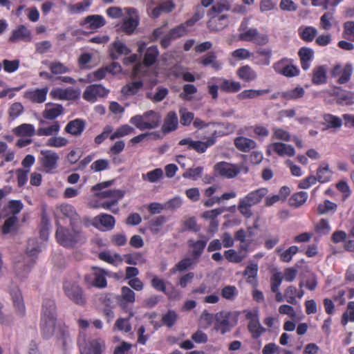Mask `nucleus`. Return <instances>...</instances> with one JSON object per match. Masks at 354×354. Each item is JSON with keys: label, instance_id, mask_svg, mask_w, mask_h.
Masks as SVG:
<instances>
[{"label": "nucleus", "instance_id": "nucleus-1", "mask_svg": "<svg viewBox=\"0 0 354 354\" xmlns=\"http://www.w3.org/2000/svg\"><path fill=\"white\" fill-rule=\"evenodd\" d=\"M56 226L55 238L62 246L73 248L86 242V238L82 230L81 224L70 225V228H68L57 223Z\"/></svg>", "mask_w": 354, "mask_h": 354}, {"label": "nucleus", "instance_id": "nucleus-2", "mask_svg": "<svg viewBox=\"0 0 354 354\" xmlns=\"http://www.w3.org/2000/svg\"><path fill=\"white\" fill-rule=\"evenodd\" d=\"M57 321V308L55 302L51 299H44L42 303L40 329L44 339L51 337L55 329Z\"/></svg>", "mask_w": 354, "mask_h": 354}, {"label": "nucleus", "instance_id": "nucleus-3", "mask_svg": "<svg viewBox=\"0 0 354 354\" xmlns=\"http://www.w3.org/2000/svg\"><path fill=\"white\" fill-rule=\"evenodd\" d=\"M97 197L94 208H102L117 214L120 212L119 201L124 196V192L120 189H106L95 194Z\"/></svg>", "mask_w": 354, "mask_h": 354}, {"label": "nucleus", "instance_id": "nucleus-4", "mask_svg": "<svg viewBox=\"0 0 354 354\" xmlns=\"http://www.w3.org/2000/svg\"><path fill=\"white\" fill-rule=\"evenodd\" d=\"M268 193L266 187H261L251 191L243 198H241L238 205V210L241 215L248 219L253 215L251 207L258 205Z\"/></svg>", "mask_w": 354, "mask_h": 354}, {"label": "nucleus", "instance_id": "nucleus-5", "mask_svg": "<svg viewBox=\"0 0 354 354\" xmlns=\"http://www.w3.org/2000/svg\"><path fill=\"white\" fill-rule=\"evenodd\" d=\"M249 19H243L239 28V39L247 42H252L259 46H263L269 42V37L266 34L259 33L255 28H248Z\"/></svg>", "mask_w": 354, "mask_h": 354}, {"label": "nucleus", "instance_id": "nucleus-6", "mask_svg": "<svg viewBox=\"0 0 354 354\" xmlns=\"http://www.w3.org/2000/svg\"><path fill=\"white\" fill-rule=\"evenodd\" d=\"M160 115L153 110L145 112L142 115H136L130 118V123L140 131L154 129L160 124Z\"/></svg>", "mask_w": 354, "mask_h": 354}, {"label": "nucleus", "instance_id": "nucleus-7", "mask_svg": "<svg viewBox=\"0 0 354 354\" xmlns=\"http://www.w3.org/2000/svg\"><path fill=\"white\" fill-rule=\"evenodd\" d=\"M40 251L38 243L35 239L28 240L26 254L30 259L27 261V263L22 264L21 262H17L15 266L17 276L20 280L27 277L31 267L35 263L34 258L37 256Z\"/></svg>", "mask_w": 354, "mask_h": 354}, {"label": "nucleus", "instance_id": "nucleus-8", "mask_svg": "<svg viewBox=\"0 0 354 354\" xmlns=\"http://www.w3.org/2000/svg\"><path fill=\"white\" fill-rule=\"evenodd\" d=\"M63 290L70 301L80 306H84L87 297L83 288L76 280H66L63 283Z\"/></svg>", "mask_w": 354, "mask_h": 354}, {"label": "nucleus", "instance_id": "nucleus-9", "mask_svg": "<svg viewBox=\"0 0 354 354\" xmlns=\"http://www.w3.org/2000/svg\"><path fill=\"white\" fill-rule=\"evenodd\" d=\"M81 354H103L105 351V342L102 339H93L85 343V335H80L77 340Z\"/></svg>", "mask_w": 354, "mask_h": 354}, {"label": "nucleus", "instance_id": "nucleus-10", "mask_svg": "<svg viewBox=\"0 0 354 354\" xmlns=\"http://www.w3.org/2000/svg\"><path fill=\"white\" fill-rule=\"evenodd\" d=\"M92 272L84 275V280L86 285L97 288H104L107 286L106 272L98 267H92Z\"/></svg>", "mask_w": 354, "mask_h": 354}, {"label": "nucleus", "instance_id": "nucleus-11", "mask_svg": "<svg viewBox=\"0 0 354 354\" xmlns=\"http://www.w3.org/2000/svg\"><path fill=\"white\" fill-rule=\"evenodd\" d=\"M214 317L216 320L214 329L223 335L230 330L232 327L230 320L234 318L236 322L237 319V316L234 313L224 310L216 313Z\"/></svg>", "mask_w": 354, "mask_h": 354}, {"label": "nucleus", "instance_id": "nucleus-12", "mask_svg": "<svg viewBox=\"0 0 354 354\" xmlns=\"http://www.w3.org/2000/svg\"><path fill=\"white\" fill-rule=\"evenodd\" d=\"M39 161L46 173H53L57 167V162L59 160V155L52 150H41Z\"/></svg>", "mask_w": 354, "mask_h": 354}, {"label": "nucleus", "instance_id": "nucleus-13", "mask_svg": "<svg viewBox=\"0 0 354 354\" xmlns=\"http://www.w3.org/2000/svg\"><path fill=\"white\" fill-rule=\"evenodd\" d=\"M245 313L246 319L249 320L248 325L249 332L252 334L253 339L259 338L266 331V329L259 322L258 310H245Z\"/></svg>", "mask_w": 354, "mask_h": 354}, {"label": "nucleus", "instance_id": "nucleus-14", "mask_svg": "<svg viewBox=\"0 0 354 354\" xmlns=\"http://www.w3.org/2000/svg\"><path fill=\"white\" fill-rule=\"evenodd\" d=\"M353 68L351 63H347L344 67L341 64H335L331 72L332 77H338L337 82L339 84H344L348 82L351 78Z\"/></svg>", "mask_w": 354, "mask_h": 354}, {"label": "nucleus", "instance_id": "nucleus-15", "mask_svg": "<svg viewBox=\"0 0 354 354\" xmlns=\"http://www.w3.org/2000/svg\"><path fill=\"white\" fill-rule=\"evenodd\" d=\"M91 225L100 231H109L114 228L115 219L112 215L101 213L92 219Z\"/></svg>", "mask_w": 354, "mask_h": 354}, {"label": "nucleus", "instance_id": "nucleus-16", "mask_svg": "<svg viewBox=\"0 0 354 354\" xmlns=\"http://www.w3.org/2000/svg\"><path fill=\"white\" fill-rule=\"evenodd\" d=\"M289 59L283 58L273 64L272 68L274 71L288 77H292L299 75V69L295 65L289 64Z\"/></svg>", "mask_w": 354, "mask_h": 354}, {"label": "nucleus", "instance_id": "nucleus-17", "mask_svg": "<svg viewBox=\"0 0 354 354\" xmlns=\"http://www.w3.org/2000/svg\"><path fill=\"white\" fill-rule=\"evenodd\" d=\"M224 136V133L221 131H218L216 129L211 130V136L207 138V140L205 142L196 140L192 143L191 149L195 150L197 153H203L206 151V150L214 145L216 142V138L218 137H221Z\"/></svg>", "mask_w": 354, "mask_h": 354}, {"label": "nucleus", "instance_id": "nucleus-18", "mask_svg": "<svg viewBox=\"0 0 354 354\" xmlns=\"http://www.w3.org/2000/svg\"><path fill=\"white\" fill-rule=\"evenodd\" d=\"M109 93L102 84H91L88 86L83 93V98L91 102H95L97 97H104Z\"/></svg>", "mask_w": 354, "mask_h": 354}, {"label": "nucleus", "instance_id": "nucleus-19", "mask_svg": "<svg viewBox=\"0 0 354 354\" xmlns=\"http://www.w3.org/2000/svg\"><path fill=\"white\" fill-rule=\"evenodd\" d=\"M48 88H30L24 93V98L35 104H41L46 100Z\"/></svg>", "mask_w": 354, "mask_h": 354}, {"label": "nucleus", "instance_id": "nucleus-20", "mask_svg": "<svg viewBox=\"0 0 354 354\" xmlns=\"http://www.w3.org/2000/svg\"><path fill=\"white\" fill-rule=\"evenodd\" d=\"M32 40V33L24 25H19L12 32L11 35L9 37V41L12 43H16L19 41L24 42H30Z\"/></svg>", "mask_w": 354, "mask_h": 354}, {"label": "nucleus", "instance_id": "nucleus-21", "mask_svg": "<svg viewBox=\"0 0 354 354\" xmlns=\"http://www.w3.org/2000/svg\"><path fill=\"white\" fill-rule=\"evenodd\" d=\"M207 27L211 31H219L228 26V15H208Z\"/></svg>", "mask_w": 354, "mask_h": 354}, {"label": "nucleus", "instance_id": "nucleus-22", "mask_svg": "<svg viewBox=\"0 0 354 354\" xmlns=\"http://www.w3.org/2000/svg\"><path fill=\"white\" fill-rule=\"evenodd\" d=\"M215 170L222 176L232 178L240 173V168L226 162H221L215 165Z\"/></svg>", "mask_w": 354, "mask_h": 354}, {"label": "nucleus", "instance_id": "nucleus-23", "mask_svg": "<svg viewBox=\"0 0 354 354\" xmlns=\"http://www.w3.org/2000/svg\"><path fill=\"white\" fill-rule=\"evenodd\" d=\"M299 290L294 286H289L284 291V297L286 301L292 305H296L297 304V298L301 299L304 295V291L302 290L304 283L300 282Z\"/></svg>", "mask_w": 354, "mask_h": 354}, {"label": "nucleus", "instance_id": "nucleus-24", "mask_svg": "<svg viewBox=\"0 0 354 354\" xmlns=\"http://www.w3.org/2000/svg\"><path fill=\"white\" fill-rule=\"evenodd\" d=\"M10 294L17 314L19 317H24L26 314V308L21 291L18 288H15L10 290Z\"/></svg>", "mask_w": 354, "mask_h": 354}, {"label": "nucleus", "instance_id": "nucleus-25", "mask_svg": "<svg viewBox=\"0 0 354 354\" xmlns=\"http://www.w3.org/2000/svg\"><path fill=\"white\" fill-rule=\"evenodd\" d=\"M130 53V48L120 40L114 41L110 47V57L113 60L118 59L122 55H127Z\"/></svg>", "mask_w": 354, "mask_h": 354}, {"label": "nucleus", "instance_id": "nucleus-26", "mask_svg": "<svg viewBox=\"0 0 354 354\" xmlns=\"http://www.w3.org/2000/svg\"><path fill=\"white\" fill-rule=\"evenodd\" d=\"M323 121L321 123L322 126V131H327L330 129H338L342 125V120L340 118L330 113L323 115Z\"/></svg>", "mask_w": 354, "mask_h": 354}, {"label": "nucleus", "instance_id": "nucleus-27", "mask_svg": "<svg viewBox=\"0 0 354 354\" xmlns=\"http://www.w3.org/2000/svg\"><path fill=\"white\" fill-rule=\"evenodd\" d=\"M269 147L279 156L292 157L295 154V150L292 145L283 142H273Z\"/></svg>", "mask_w": 354, "mask_h": 354}, {"label": "nucleus", "instance_id": "nucleus-28", "mask_svg": "<svg viewBox=\"0 0 354 354\" xmlns=\"http://www.w3.org/2000/svg\"><path fill=\"white\" fill-rule=\"evenodd\" d=\"M197 62L204 66H211L215 71H219L222 68V63L217 60L216 55L213 51L208 52L201 57Z\"/></svg>", "mask_w": 354, "mask_h": 354}, {"label": "nucleus", "instance_id": "nucleus-29", "mask_svg": "<svg viewBox=\"0 0 354 354\" xmlns=\"http://www.w3.org/2000/svg\"><path fill=\"white\" fill-rule=\"evenodd\" d=\"M301 66L304 71H307L310 66V63L314 57V51L308 47H301L298 51Z\"/></svg>", "mask_w": 354, "mask_h": 354}, {"label": "nucleus", "instance_id": "nucleus-30", "mask_svg": "<svg viewBox=\"0 0 354 354\" xmlns=\"http://www.w3.org/2000/svg\"><path fill=\"white\" fill-rule=\"evenodd\" d=\"M50 95L53 99L69 100L75 99L77 97L78 94L75 90L71 88L66 89L57 88L53 89L50 91Z\"/></svg>", "mask_w": 354, "mask_h": 354}, {"label": "nucleus", "instance_id": "nucleus-31", "mask_svg": "<svg viewBox=\"0 0 354 354\" xmlns=\"http://www.w3.org/2000/svg\"><path fill=\"white\" fill-rule=\"evenodd\" d=\"M87 28L91 30H97L103 27L106 24L104 17L99 15H92L86 17L83 21L81 22V26L87 25Z\"/></svg>", "mask_w": 354, "mask_h": 354}, {"label": "nucleus", "instance_id": "nucleus-32", "mask_svg": "<svg viewBox=\"0 0 354 354\" xmlns=\"http://www.w3.org/2000/svg\"><path fill=\"white\" fill-rule=\"evenodd\" d=\"M178 120L175 111H169L165 116L164 123L162 126V131L168 133L175 131L178 128Z\"/></svg>", "mask_w": 354, "mask_h": 354}, {"label": "nucleus", "instance_id": "nucleus-33", "mask_svg": "<svg viewBox=\"0 0 354 354\" xmlns=\"http://www.w3.org/2000/svg\"><path fill=\"white\" fill-rule=\"evenodd\" d=\"M60 211L62 214L69 218L70 225H75V224H82L80 216L76 212L75 207L69 204H63L60 206Z\"/></svg>", "mask_w": 354, "mask_h": 354}, {"label": "nucleus", "instance_id": "nucleus-34", "mask_svg": "<svg viewBox=\"0 0 354 354\" xmlns=\"http://www.w3.org/2000/svg\"><path fill=\"white\" fill-rule=\"evenodd\" d=\"M85 129V122L80 118L73 120L68 122L65 127L64 131L73 136H80Z\"/></svg>", "mask_w": 354, "mask_h": 354}, {"label": "nucleus", "instance_id": "nucleus-35", "mask_svg": "<svg viewBox=\"0 0 354 354\" xmlns=\"http://www.w3.org/2000/svg\"><path fill=\"white\" fill-rule=\"evenodd\" d=\"M234 144L239 151L245 153L249 152L257 147V143L254 140L243 136L236 137L234 140Z\"/></svg>", "mask_w": 354, "mask_h": 354}, {"label": "nucleus", "instance_id": "nucleus-36", "mask_svg": "<svg viewBox=\"0 0 354 354\" xmlns=\"http://www.w3.org/2000/svg\"><path fill=\"white\" fill-rule=\"evenodd\" d=\"M118 300L121 308L127 311V304L135 302L136 294L130 288L123 286L121 289V295Z\"/></svg>", "mask_w": 354, "mask_h": 354}, {"label": "nucleus", "instance_id": "nucleus-37", "mask_svg": "<svg viewBox=\"0 0 354 354\" xmlns=\"http://www.w3.org/2000/svg\"><path fill=\"white\" fill-rule=\"evenodd\" d=\"M207 243V239L205 240H193L189 239L187 241V245L192 249L191 255L194 259H198L203 254Z\"/></svg>", "mask_w": 354, "mask_h": 354}, {"label": "nucleus", "instance_id": "nucleus-38", "mask_svg": "<svg viewBox=\"0 0 354 354\" xmlns=\"http://www.w3.org/2000/svg\"><path fill=\"white\" fill-rule=\"evenodd\" d=\"M236 75L239 79L245 82L254 81L257 77V72L249 65H245L238 68Z\"/></svg>", "mask_w": 354, "mask_h": 354}, {"label": "nucleus", "instance_id": "nucleus-39", "mask_svg": "<svg viewBox=\"0 0 354 354\" xmlns=\"http://www.w3.org/2000/svg\"><path fill=\"white\" fill-rule=\"evenodd\" d=\"M327 70L324 65L316 66L313 70L312 83L315 85H320L326 83Z\"/></svg>", "mask_w": 354, "mask_h": 354}, {"label": "nucleus", "instance_id": "nucleus-40", "mask_svg": "<svg viewBox=\"0 0 354 354\" xmlns=\"http://www.w3.org/2000/svg\"><path fill=\"white\" fill-rule=\"evenodd\" d=\"M259 267L257 263H250L245 268L243 275L246 278V281L248 283L252 284L253 286H257L258 284L257 274H258Z\"/></svg>", "mask_w": 354, "mask_h": 354}, {"label": "nucleus", "instance_id": "nucleus-41", "mask_svg": "<svg viewBox=\"0 0 354 354\" xmlns=\"http://www.w3.org/2000/svg\"><path fill=\"white\" fill-rule=\"evenodd\" d=\"M299 38L305 42H312L317 35V30L313 26H301L298 28Z\"/></svg>", "mask_w": 354, "mask_h": 354}, {"label": "nucleus", "instance_id": "nucleus-42", "mask_svg": "<svg viewBox=\"0 0 354 354\" xmlns=\"http://www.w3.org/2000/svg\"><path fill=\"white\" fill-rule=\"evenodd\" d=\"M333 171L329 169L328 163L322 162L317 170V180L321 183L329 182L332 178Z\"/></svg>", "mask_w": 354, "mask_h": 354}, {"label": "nucleus", "instance_id": "nucleus-43", "mask_svg": "<svg viewBox=\"0 0 354 354\" xmlns=\"http://www.w3.org/2000/svg\"><path fill=\"white\" fill-rule=\"evenodd\" d=\"M159 55V51L156 46L149 47L144 55L142 63L146 66H151L153 65Z\"/></svg>", "mask_w": 354, "mask_h": 354}, {"label": "nucleus", "instance_id": "nucleus-44", "mask_svg": "<svg viewBox=\"0 0 354 354\" xmlns=\"http://www.w3.org/2000/svg\"><path fill=\"white\" fill-rule=\"evenodd\" d=\"M231 5L227 0H219L209 10L207 15H225V12L230 10Z\"/></svg>", "mask_w": 354, "mask_h": 354}, {"label": "nucleus", "instance_id": "nucleus-45", "mask_svg": "<svg viewBox=\"0 0 354 354\" xmlns=\"http://www.w3.org/2000/svg\"><path fill=\"white\" fill-rule=\"evenodd\" d=\"M219 88L225 93H237L241 89V84L239 82L223 79Z\"/></svg>", "mask_w": 354, "mask_h": 354}, {"label": "nucleus", "instance_id": "nucleus-46", "mask_svg": "<svg viewBox=\"0 0 354 354\" xmlns=\"http://www.w3.org/2000/svg\"><path fill=\"white\" fill-rule=\"evenodd\" d=\"M92 2L93 0H83L75 4H68L67 6L68 11L72 15L80 14L86 11L91 6Z\"/></svg>", "mask_w": 354, "mask_h": 354}, {"label": "nucleus", "instance_id": "nucleus-47", "mask_svg": "<svg viewBox=\"0 0 354 354\" xmlns=\"http://www.w3.org/2000/svg\"><path fill=\"white\" fill-rule=\"evenodd\" d=\"M305 90L301 86H297L294 89L282 92L281 98L286 100H296L304 97Z\"/></svg>", "mask_w": 354, "mask_h": 354}, {"label": "nucleus", "instance_id": "nucleus-48", "mask_svg": "<svg viewBox=\"0 0 354 354\" xmlns=\"http://www.w3.org/2000/svg\"><path fill=\"white\" fill-rule=\"evenodd\" d=\"M270 92L269 89H248L244 90L240 93L238 94L237 97L240 100H244L247 99H254L257 98L263 94L268 93Z\"/></svg>", "mask_w": 354, "mask_h": 354}, {"label": "nucleus", "instance_id": "nucleus-49", "mask_svg": "<svg viewBox=\"0 0 354 354\" xmlns=\"http://www.w3.org/2000/svg\"><path fill=\"white\" fill-rule=\"evenodd\" d=\"M64 113V107L59 104H53L50 108H46L43 112V117L47 120H54Z\"/></svg>", "mask_w": 354, "mask_h": 354}, {"label": "nucleus", "instance_id": "nucleus-50", "mask_svg": "<svg viewBox=\"0 0 354 354\" xmlns=\"http://www.w3.org/2000/svg\"><path fill=\"white\" fill-rule=\"evenodd\" d=\"M35 130L32 124H22L13 129V133L17 136H32Z\"/></svg>", "mask_w": 354, "mask_h": 354}, {"label": "nucleus", "instance_id": "nucleus-51", "mask_svg": "<svg viewBox=\"0 0 354 354\" xmlns=\"http://www.w3.org/2000/svg\"><path fill=\"white\" fill-rule=\"evenodd\" d=\"M166 221L167 218L165 216H156L149 221L148 227L152 234H157Z\"/></svg>", "mask_w": 354, "mask_h": 354}, {"label": "nucleus", "instance_id": "nucleus-52", "mask_svg": "<svg viewBox=\"0 0 354 354\" xmlns=\"http://www.w3.org/2000/svg\"><path fill=\"white\" fill-rule=\"evenodd\" d=\"M18 219L16 216L12 215L6 218L1 227V232L6 235L17 230Z\"/></svg>", "mask_w": 354, "mask_h": 354}, {"label": "nucleus", "instance_id": "nucleus-53", "mask_svg": "<svg viewBox=\"0 0 354 354\" xmlns=\"http://www.w3.org/2000/svg\"><path fill=\"white\" fill-rule=\"evenodd\" d=\"M134 132V129L129 124H123L119 127L113 133L109 136L110 140H114L117 138H122L126 136L130 135Z\"/></svg>", "mask_w": 354, "mask_h": 354}, {"label": "nucleus", "instance_id": "nucleus-54", "mask_svg": "<svg viewBox=\"0 0 354 354\" xmlns=\"http://www.w3.org/2000/svg\"><path fill=\"white\" fill-rule=\"evenodd\" d=\"M143 86L142 81L132 82L124 85L121 92L124 95H133Z\"/></svg>", "mask_w": 354, "mask_h": 354}, {"label": "nucleus", "instance_id": "nucleus-55", "mask_svg": "<svg viewBox=\"0 0 354 354\" xmlns=\"http://www.w3.org/2000/svg\"><path fill=\"white\" fill-rule=\"evenodd\" d=\"M308 196L307 192L304 191L295 193L290 198L289 203L292 207H299L306 201Z\"/></svg>", "mask_w": 354, "mask_h": 354}, {"label": "nucleus", "instance_id": "nucleus-56", "mask_svg": "<svg viewBox=\"0 0 354 354\" xmlns=\"http://www.w3.org/2000/svg\"><path fill=\"white\" fill-rule=\"evenodd\" d=\"M178 319V315L174 310H169L162 317V323L168 328L173 327Z\"/></svg>", "mask_w": 354, "mask_h": 354}, {"label": "nucleus", "instance_id": "nucleus-57", "mask_svg": "<svg viewBox=\"0 0 354 354\" xmlns=\"http://www.w3.org/2000/svg\"><path fill=\"white\" fill-rule=\"evenodd\" d=\"M334 19L333 12H326L320 18L319 27L324 30H329L333 26Z\"/></svg>", "mask_w": 354, "mask_h": 354}, {"label": "nucleus", "instance_id": "nucleus-58", "mask_svg": "<svg viewBox=\"0 0 354 354\" xmlns=\"http://www.w3.org/2000/svg\"><path fill=\"white\" fill-rule=\"evenodd\" d=\"M348 322H354V301H349L346 310L343 313L341 319V324L346 326Z\"/></svg>", "mask_w": 354, "mask_h": 354}, {"label": "nucleus", "instance_id": "nucleus-59", "mask_svg": "<svg viewBox=\"0 0 354 354\" xmlns=\"http://www.w3.org/2000/svg\"><path fill=\"white\" fill-rule=\"evenodd\" d=\"M272 139L288 142L291 140V135L288 131L282 128L274 127L272 128Z\"/></svg>", "mask_w": 354, "mask_h": 354}, {"label": "nucleus", "instance_id": "nucleus-60", "mask_svg": "<svg viewBox=\"0 0 354 354\" xmlns=\"http://www.w3.org/2000/svg\"><path fill=\"white\" fill-rule=\"evenodd\" d=\"M98 257L100 260L111 265H114L117 261L119 263L122 261V257L118 253L112 255L108 252H101L99 254Z\"/></svg>", "mask_w": 354, "mask_h": 354}, {"label": "nucleus", "instance_id": "nucleus-61", "mask_svg": "<svg viewBox=\"0 0 354 354\" xmlns=\"http://www.w3.org/2000/svg\"><path fill=\"white\" fill-rule=\"evenodd\" d=\"M60 129V125L57 121H55L52 125L47 127H39L37 129V134L38 136H51L58 133Z\"/></svg>", "mask_w": 354, "mask_h": 354}, {"label": "nucleus", "instance_id": "nucleus-62", "mask_svg": "<svg viewBox=\"0 0 354 354\" xmlns=\"http://www.w3.org/2000/svg\"><path fill=\"white\" fill-rule=\"evenodd\" d=\"M193 264V260L191 258H184L178 261L170 270L172 274L178 272H184L191 268Z\"/></svg>", "mask_w": 354, "mask_h": 354}, {"label": "nucleus", "instance_id": "nucleus-63", "mask_svg": "<svg viewBox=\"0 0 354 354\" xmlns=\"http://www.w3.org/2000/svg\"><path fill=\"white\" fill-rule=\"evenodd\" d=\"M163 176V171L162 169L157 168L153 170L149 171L146 174L142 175V178L144 180H148L150 183L157 182Z\"/></svg>", "mask_w": 354, "mask_h": 354}, {"label": "nucleus", "instance_id": "nucleus-64", "mask_svg": "<svg viewBox=\"0 0 354 354\" xmlns=\"http://www.w3.org/2000/svg\"><path fill=\"white\" fill-rule=\"evenodd\" d=\"M343 37L348 41L354 42V21H346L343 25Z\"/></svg>", "mask_w": 354, "mask_h": 354}]
</instances>
